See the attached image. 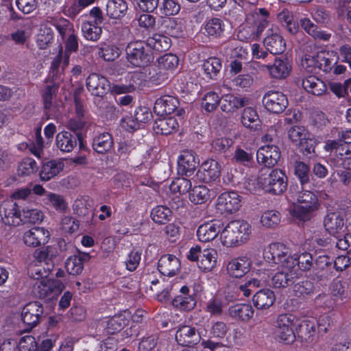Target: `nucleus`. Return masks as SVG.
Masks as SVG:
<instances>
[{
	"mask_svg": "<svg viewBox=\"0 0 351 351\" xmlns=\"http://www.w3.org/2000/svg\"><path fill=\"white\" fill-rule=\"evenodd\" d=\"M271 260L274 263L282 267L271 278V285L275 288H286L294 284L298 274L293 269V261L291 258L289 248L282 243H274L269 247Z\"/></svg>",
	"mask_w": 351,
	"mask_h": 351,
	"instance_id": "obj_1",
	"label": "nucleus"
},
{
	"mask_svg": "<svg viewBox=\"0 0 351 351\" xmlns=\"http://www.w3.org/2000/svg\"><path fill=\"white\" fill-rule=\"evenodd\" d=\"M251 234V226L245 221L234 220L222 230L221 239L226 247H236L245 243Z\"/></svg>",
	"mask_w": 351,
	"mask_h": 351,
	"instance_id": "obj_2",
	"label": "nucleus"
},
{
	"mask_svg": "<svg viewBox=\"0 0 351 351\" xmlns=\"http://www.w3.org/2000/svg\"><path fill=\"white\" fill-rule=\"evenodd\" d=\"M257 183L265 193L278 195L287 189V177L280 169H273L268 173L261 171L257 178Z\"/></svg>",
	"mask_w": 351,
	"mask_h": 351,
	"instance_id": "obj_3",
	"label": "nucleus"
},
{
	"mask_svg": "<svg viewBox=\"0 0 351 351\" xmlns=\"http://www.w3.org/2000/svg\"><path fill=\"white\" fill-rule=\"evenodd\" d=\"M125 53L128 61L137 67L146 66L154 60L147 43L142 41L130 43L125 48Z\"/></svg>",
	"mask_w": 351,
	"mask_h": 351,
	"instance_id": "obj_4",
	"label": "nucleus"
},
{
	"mask_svg": "<svg viewBox=\"0 0 351 351\" xmlns=\"http://www.w3.org/2000/svg\"><path fill=\"white\" fill-rule=\"evenodd\" d=\"M298 206L294 208L295 217L300 221H306L311 219L313 213L319 206L317 197L310 191H302L298 193Z\"/></svg>",
	"mask_w": 351,
	"mask_h": 351,
	"instance_id": "obj_5",
	"label": "nucleus"
},
{
	"mask_svg": "<svg viewBox=\"0 0 351 351\" xmlns=\"http://www.w3.org/2000/svg\"><path fill=\"white\" fill-rule=\"evenodd\" d=\"M21 318L25 326V330H31L45 318L43 304L37 301L26 304L22 308Z\"/></svg>",
	"mask_w": 351,
	"mask_h": 351,
	"instance_id": "obj_6",
	"label": "nucleus"
},
{
	"mask_svg": "<svg viewBox=\"0 0 351 351\" xmlns=\"http://www.w3.org/2000/svg\"><path fill=\"white\" fill-rule=\"evenodd\" d=\"M295 317L292 314H281L278 315L276 325V337L279 341L285 344H291L296 338L292 328Z\"/></svg>",
	"mask_w": 351,
	"mask_h": 351,
	"instance_id": "obj_7",
	"label": "nucleus"
},
{
	"mask_svg": "<svg viewBox=\"0 0 351 351\" xmlns=\"http://www.w3.org/2000/svg\"><path fill=\"white\" fill-rule=\"evenodd\" d=\"M241 196L234 191L221 193L217 199L216 208L221 214H232L241 206Z\"/></svg>",
	"mask_w": 351,
	"mask_h": 351,
	"instance_id": "obj_8",
	"label": "nucleus"
},
{
	"mask_svg": "<svg viewBox=\"0 0 351 351\" xmlns=\"http://www.w3.org/2000/svg\"><path fill=\"white\" fill-rule=\"evenodd\" d=\"M332 259L327 256H319L314 263L313 269L310 274L312 280L322 282L328 280L332 275Z\"/></svg>",
	"mask_w": 351,
	"mask_h": 351,
	"instance_id": "obj_9",
	"label": "nucleus"
},
{
	"mask_svg": "<svg viewBox=\"0 0 351 351\" xmlns=\"http://www.w3.org/2000/svg\"><path fill=\"white\" fill-rule=\"evenodd\" d=\"M263 104L268 111L280 114L287 108L288 99L282 92L268 91L263 96Z\"/></svg>",
	"mask_w": 351,
	"mask_h": 351,
	"instance_id": "obj_10",
	"label": "nucleus"
},
{
	"mask_svg": "<svg viewBox=\"0 0 351 351\" xmlns=\"http://www.w3.org/2000/svg\"><path fill=\"white\" fill-rule=\"evenodd\" d=\"M221 166L219 162L214 159L204 161L196 173L197 179L205 183L216 180L221 174Z\"/></svg>",
	"mask_w": 351,
	"mask_h": 351,
	"instance_id": "obj_11",
	"label": "nucleus"
},
{
	"mask_svg": "<svg viewBox=\"0 0 351 351\" xmlns=\"http://www.w3.org/2000/svg\"><path fill=\"white\" fill-rule=\"evenodd\" d=\"M280 157V149L274 145L262 146L256 152L257 162L268 168H272L276 165Z\"/></svg>",
	"mask_w": 351,
	"mask_h": 351,
	"instance_id": "obj_12",
	"label": "nucleus"
},
{
	"mask_svg": "<svg viewBox=\"0 0 351 351\" xmlns=\"http://www.w3.org/2000/svg\"><path fill=\"white\" fill-rule=\"evenodd\" d=\"M86 87L93 95L103 98L110 88L106 77L97 73H91L86 78Z\"/></svg>",
	"mask_w": 351,
	"mask_h": 351,
	"instance_id": "obj_13",
	"label": "nucleus"
},
{
	"mask_svg": "<svg viewBox=\"0 0 351 351\" xmlns=\"http://www.w3.org/2000/svg\"><path fill=\"white\" fill-rule=\"evenodd\" d=\"M0 215L5 225L17 226L21 223L19 206L13 201H7L3 203L0 208Z\"/></svg>",
	"mask_w": 351,
	"mask_h": 351,
	"instance_id": "obj_14",
	"label": "nucleus"
},
{
	"mask_svg": "<svg viewBox=\"0 0 351 351\" xmlns=\"http://www.w3.org/2000/svg\"><path fill=\"white\" fill-rule=\"evenodd\" d=\"M64 289V285L61 280L46 278L39 282L38 296L42 299H51L60 294Z\"/></svg>",
	"mask_w": 351,
	"mask_h": 351,
	"instance_id": "obj_15",
	"label": "nucleus"
},
{
	"mask_svg": "<svg viewBox=\"0 0 351 351\" xmlns=\"http://www.w3.org/2000/svg\"><path fill=\"white\" fill-rule=\"evenodd\" d=\"M324 225L326 231L336 237L345 234L346 230L344 219L340 212L328 213L324 218Z\"/></svg>",
	"mask_w": 351,
	"mask_h": 351,
	"instance_id": "obj_16",
	"label": "nucleus"
},
{
	"mask_svg": "<svg viewBox=\"0 0 351 351\" xmlns=\"http://www.w3.org/2000/svg\"><path fill=\"white\" fill-rule=\"evenodd\" d=\"M176 339L178 344L182 346L191 347L199 342L201 336L195 328L185 325L178 329Z\"/></svg>",
	"mask_w": 351,
	"mask_h": 351,
	"instance_id": "obj_17",
	"label": "nucleus"
},
{
	"mask_svg": "<svg viewBox=\"0 0 351 351\" xmlns=\"http://www.w3.org/2000/svg\"><path fill=\"white\" fill-rule=\"evenodd\" d=\"M198 163L193 151H183L178 158V172L180 175L190 177L194 173Z\"/></svg>",
	"mask_w": 351,
	"mask_h": 351,
	"instance_id": "obj_18",
	"label": "nucleus"
},
{
	"mask_svg": "<svg viewBox=\"0 0 351 351\" xmlns=\"http://www.w3.org/2000/svg\"><path fill=\"white\" fill-rule=\"evenodd\" d=\"M49 232L41 227H34L27 231L23 236L24 243L30 247H38L48 242Z\"/></svg>",
	"mask_w": 351,
	"mask_h": 351,
	"instance_id": "obj_19",
	"label": "nucleus"
},
{
	"mask_svg": "<svg viewBox=\"0 0 351 351\" xmlns=\"http://www.w3.org/2000/svg\"><path fill=\"white\" fill-rule=\"evenodd\" d=\"M179 104L178 98L170 95H164L155 101L154 112L160 117L170 114L177 110Z\"/></svg>",
	"mask_w": 351,
	"mask_h": 351,
	"instance_id": "obj_20",
	"label": "nucleus"
},
{
	"mask_svg": "<svg viewBox=\"0 0 351 351\" xmlns=\"http://www.w3.org/2000/svg\"><path fill=\"white\" fill-rule=\"evenodd\" d=\"M221 223L217 220L210 221L200 225L197 231L199 241L208 242L213 240L221 230Z\"/></svg>",
	"mask_w": 351,
	"mask_h": 351,
	"instance_id": "obj_21",
	"label": "nucleus"
},
{
	"mask_svg": "<svg viewBox=\"0 0 351 351\" xmlns=\"http://www.w3.org/2000/svg\"><path fill=\"white\" fill-rule=\"evenodd\" d=\"M158 268L164 276H173L180 270V262L173 254H164L158 261Z\"/></svg>",
	"mask_w": 351,
	"mask_h": 351,
	"instance_id": "obj_22",
	"label": "nucleus"
},
{
	"mask_svg": "<svg viewBox=\"0 0 351 351\" xmlns=\"http://www.w3.org/2000/svg\"><path fill=\"white\" fill-rule=\"evenodd\" d=\"M58 254L56 247L48 245L45 247L37 249L33 254V257L38 262L44 263L47 270H53L54 267L53 259Z\"/></svg>",
	"mask_w": 351,
	"mask_h": 351,
	"instance_id": "obj_23",
	"label": "nucleus"
},
{
	"mask_svg": "<svg viewBox=\"0 0 351 351\" xmlns=\"http://www.w3.org/2000/svg\"><path fill=\"white\" fill-rule=\"evenodd\" d=\"M275 79H285L290 73L291 65L287 58H276L272 64L264 66Z\"/></svg>",
	"mask_w": 351,
	"mask_h": 351,
	"instance_id": "obj_24",
	"label": "nucleus"
},
{
	"mask_svg": "<svg viewBox=\"0 0 351 351\" xmlns=\"http://www.w3.org/2000/svg\"><path fill=\"white\" fill-rule=\"evenodd\" d=\"M276 300L274 292L270 289H262L254 294L252 302L258 310H265L271 306Z\"/></svg>",
	"mask_w": 351,
	"mask_h": 351,
	"instance_id": "obj_25",
	"label": "nucleus"
},
{
	"mask_svg": "<svg viewBox=\"0 0 351 351\" xmlns=\"http://www.w3.org/2000/svg\"><path fill=\"white\" fill-rule=\"evenodd\" d=\"M181 295L176 296L172 300V305L181 311H191L196 305V300L193 295L189 294V289L187 286H183L180 289Z\"/></svg>",
	"mask_w": 351,
	"mask_h": 351,
	"instance_id": "obj_26",
	"label": "nucleus"
},
{
	"mask_svg": "<svg viewBox=\"0 0 351 351\" xmlns=\"http://www.w3.org/2000/svg\"><path fill=\"white\" fill-rule=\"evenodd\" d=\"M160 27L165 34L173 38H181L184 35V25L182 20L165 18L162 20Z\"/></svg>",
	"mask_w": 351,
	"mask_h": 351,
	"instance_id": "obj_27",
	"label": "nucleus"
},
{
	"mask_svg": "<svg viewBox=\"0 0 351 351\" xmlns=\"http://www.w3.org/2000/svg\"><path fill=\"white\" fill-rule=\"evenodd\" d=\"M250 265L247 257L234 258L228 264L227 271L232 277L241 278L249 271Z\"/></svg>",
	"mask_w": 351,
	"mask_h": 351,
	"instance_id": "obj_28",
	"label": "nucleus"
},
{
	"mask_svg": "<svg viewBox=\"0 0 351 351\" xmlns=\"http://www.w3.org/2000/svg\"><path fill=\"white\" fill-rule=\"evenodd\" d=\"M296 335L302 342L313 343L315 337V324L310 320L302 321L296 328Z\"/></svg>",
	"mask_w": 351,
	"mask_h": 351,
	"instance_id": "obj_29",
	"label": "nucleus"
},
{
	"mask_svg": "<svg viewBox=\"0 0 351 351\" xmlns=\"http://www.w3.org/2000/svg\"><path fill=\"white\" fill-rule=\"evenodd\" d=\"M57 147L62 152H70L77 146V135L68 131L59 132L56 137Z\"/></svg>",
	"mask_w": 351,
	"mask_h": 351,
	"instance_id": "obj_30",
	"label": "nucleus"
},
{
	"mask_svg": "<svg viewBox=\"0 0 351 351\" xmlns=\"http://www.w3.org/2000/svg\"><path fill=\"white\" fill-rule=\"evenodd\" d=\"M229 315L238 321H248L254 315V309L249 304H237L228 308Z\"/></svg>",
	"mask_w": 351,
	"mask_h": 351,
	"instance_id": "obj_31",
	"label": "nucleus"
},
{
	"mask_svg": "<svg viewBox=\"0 0 351 351\" xmlns=\"http://www.w3.org/2000/svg\"><path fill=\"white\" fill-rule=\"evenodd\" d=\"M264 45L271 54H281L286 49V43L278 34H272L264 39Z\"/></svg>",
	"mask_w": 351,
	"mask_h": 351,
	"instance_id": "obj_32",
	"label": "nucleus"
},
{
	"mask_svg": "<svg viewBox=\"0 0 351 351\" xmlns=\"http://www.w3.org/2000/svg\"><path fill=\"white\" fill-rule=\"evenodd\" d=\"M178 126L177 120L173 117H169L156 121L154 129L158 134L169 135L177 131Z\"/></svg>",
	"mask_w": 351,
	"mask_h": 351,
	"instance_id": "obj_33",
	"label": "nucleus"
},
{
	"mask_svg": "<svg viewBox=\"0 0 351 351\" xmlns=\"http://www.w3.org/2000/svg\"><path fill=\"white\" fill-rule=\"evenodd\" d=\"M302 84L308 93L317 96L323 95L327 90L325 83L315 75L304 78Z\"/></svg>",
	"mask_w": 351,
	"mask_h": 351,
	"instance_id": "obj_34",
	"label": "nucleus"
},
{
	"mask_svg": "<svg viewBox=\"0 0 351 351\" xmlns=\"http://www.w3.org/2000/svg\"><path fill=\"white\" fill-rule=\"evenodd\" d=\"M249 99L246 97H238L232 95H226L222 97L221 109L225 112H231L236 109L247 105Z\"/></svg>",
	"mask_w": 351,
	"mask_h": 351,
	"instance_id": "obj_35",
	"label": "nucleus"
},
{
	"mask_svg": "<svg viewBox=\"0 0 351 351\" xmlns=\"http://www.w3.org/2000/svg\"><path fill=\"white\" fill-rule=\"evenodd\" d=\"M217 255L213 248L204 249L197 263L199 268L205 272L211 271L216 265Z\"/></svg>",
	"mask_w": 351,
	"mask_h": 351,
	"instance_id": "obj_36",
	"label": "nucleus"
},
{
	"mask_svg": "<svg viewBox=\"0 0 351 351\" xmlns=\"http://www.w3.org/2000/svg\"><path fill=\"white\" fill-rule=\"evenodd\" d=\"M241 123L245 128H247L252 130H261V120L256 112V111L251 108H245L241 115Z\"/></svg>",
	"mask_w": 351,
	"mask_h": 351,
	"instance_id": "obj_37",
	"label": "nucleus"
},
{
	"mask_svg": "<svg viewBox=\"0 0 351 351\" xmlns=\"http://www.w3.org/2000/svg\"><path fill=\"white\" fill-rule=\"evenodd\" d=\"M128 10V3L124 0H109L106 4V15L111 19L123 17Z\"/></svg>",
	"mask_w": 351,
	"mask_h": 351,
	"instance_id": "obj_38",
	"label": "nucleus"
},
{
	"mask_svg": "<svg viewBox=\"0 0 351 351\" xmlns=\"http://www.w3.org/2000/svg\"><path fill=\"white\" fill-rule=\"evenodd\" d=\"M113 146L112 135L108 132H104L96 136L93 141V148L99 154H105L109 152Z\"/></svg>",
	"mask_w": 351,
	"mask_h": 351,
	"instance_id": "obj_39",
	"label": "nucleus"
},
{
	"mask_svg": "<svg viewBox=\"0 0 351 351\" xmlns=\"http://www.w3.org/2000/svg\"><path fill=\"white\" fill-rule=\"evenodd\" d=\"M291 258L293 261V269H295V272L298 273V269L301 271L310 274L312 272L313 269L315 260L311 254L308 252H304L293 257L291 255Z\"/></svg>",
	"mask_w": 351,
	"mask_h": 351,
	"instance_id": "obj_40",
	"label": "nucleus"
},
{
	"mask_svg": "<svg viewBox=\"0 0 351 351\" xmlns=\"http://www.w3.org/2000/svg\"><path fill=\"white\" fill-rule=\"evenodd\" d=\"M63 162L55 160L44 163L40 172V179L44 181L49 180L57 176L63 169Z\"/></svg>",
	"mask_w": 351,
	"mask_h": 351,
	"instance_id": "obj_41",
	"label": "nucleus"
},
{
	"mask_svg": "<svg viewBox=\"0 0 351 351\" xmlns=\"http://www.w3.org/2000/svg\"><path fill=\"white\" fill-rule=\"evenodd\" d=\"M147 43L150 49L152 48L156 51L162 52L167 51L170 48L171 40L167 36L155 34L152 37L147 39Z\"/></svg>",
	"mask_w": 351,
	"mask_h": 351,
	"instance_id": "obj_42",
	"label": "nucleus"
},
{
	"mask_svg": "<svg viewBox=\"0 0 351 351\" xmlns=\"http://www.w3.org/2000/svg\"><path fill=\"white\" fill-rule=\"evenodd\" d=\"M332 57H335V56L332 53H329L328 51H320L317 52V73L320 71L328 73L332 70L336 64Z\"/></svg>",
	"mask_w": 351,
	"mask_h": 351,
	"instance_id": "obj_43",
	"label": "nucleus"
},
{
	"mask_svg": "<svg viewBox=\"0 0 351 351\" xmlns=\"http://www.w3.org/2000/svg\"><path fill=\"white\" fill-rule=\"evenodd\" d=\"M210 197V190L204 185L194 186L189 193V199L195 204L206 203Z\"/></svg>",
	"mask_w": 351,
	"mask_h": 351,
	"instance_id": "obj_44",
	"label": "nucleus"
},
{
	"mask_svg": "<svg viewBox=\"0 0 351 351\" xmlns=\"http://www.w3.org/2000/svg\"><path fill=\"white\" fill-rule=\"evenodd\" d=\"M293 291L295 296L305 299L312 297L316 293L314 284L309 280H304L295 284Z\"/></svg>",
	"mask_w": 351,
	"mask_h": 351,
	"instance_id": "obj_45",
	"label": "nucleus"
},
{
	"mask_svg": "<svg viewBox=\"0 0 351 351\" xmlns=\"http://www.w3.org/2000/svg\"><path fill=\"white\" fill-rule=\"evenodd\" d=\"M206 75L210 79H214L221 69V61L216 57H211L204 61L202 65Z\"/></svg>",
	"mask_w": 351,
	"mask_h": 351,
	"instance_id": "obj_46",
	"label": "nucleus"
},
{
	"mask_svg": "<svg viewBox=\"0 0 351 351\" xmlns=\"http://www.w3.org/2000/svg\"><path fill=\"white\" fill-rule=\"evenodd\" d=\"M232 160L247 167H252L255 164L252 152L239 147L235 150Z\"/></svg>",
	"mask_w": 351,
	"mask_h": 351,
	"instance_id": "obj_47",
	"label": "nucleus"
},
{
	"mask_svg": "<svg viewBox=\"0 0 351 351\" xmlns=\"http://www.w3.org/2000/svg\"><path fill=\"white\" fill-rule=\"evenodd\" d=\"M128 324V320L122 315H115L109 319L106 330L108 334L113 335L120 332Z\"/></svg>",
	"mask_w": 351,
	"mask_h": 351,
	"instance_id": "obj_48",
	"label": "nucleus"
},
{
	"mask_svg": "<svg viewBox=\"0 0 351 351\" xmlns=\"http://www.w3.org/2000/svg\"><path fill=\"white\" fill-rule=\"evenodd\" d=\"M224 24L223 21L218 18L208 20L204 26V29L208 36L219 37L223 32Z\"/></svg>",
	"mask_w": 351,
	"mask_h": 351,
	"instance_id": "obj_49",
	"label": "nucleus"
},
{
	"mask_svg": "<svg viewBox=\"0 0 351 351\" xmlns=\"http://www.w3.org/2000/svg\"><path fill=\"white\" fill-rule=\"evenodd\" d=\"M294 174L298 178L302 185L309 182L310 169L302 161H295L293 164Z\"/></svg>",
	"mask_w": 351,
	"mask_h": 351,
	"instance_id": "obj_50",
	"label": "nucleus"
},
{
	"mask_svg": "<svg viewBox=\"0 0 351 351\" xmlns=\"http://www.w3.org/2000/svg\"><path fill=\"white\" fill-rule=\"evenodd\" d=\"M53 25L62 40H64L67 36L75 32L73 24L64 18L56 21Z\"/></svg>",
	"mask_w": 351,
	"mask_h": 351,
	"instance_id": "obj_51",
	"label": "nucleus"
},
{
	"mask_svg": "<svg viewBox=\"0 0 351 351\" xmlns=\"http://www.w3.org/2000/svg\"><path fill=\"white\" fill-rule=\"evenodd\" d=\"M171 210L164 206H157L151 212V217L157 223H165L169 221Z\"/></svg>",
	"mask_w": 351,
	"mask_h": 351,
	"instance_id": "obj_52",
	"label": "nucleus"
},
{
	"mask_svg": "<svg viewBox=\"0 0 351 351\" xmlns=\"http://www.w3.org/2000/svg\"><path fill=\"white\" fill-rule=\"evenodd\" d=\"M280 213L276 210H267L263 213L261 221L263 226L272 228L280 222Z\"/></svg>",
	"mask_w": 351,
	"mask_h": 351,
	"instance_id": "obj_53",
	"label": "nucleus"
},
{
	"mask_svg": "<svg viewBox=\"0 0 351 351\" xmlns=\"http://www.w3.org/2000/svg\"><path fill=\"white\" fill-rule=\"evenodd\" d=\"M58 88L59 84L56 82L45 86L42 95L45 109H49L51 107L52 101L56 97Z\"/></svg>",
	"mask_w": 351,
	"mask_h": 351,
	"instance_id": "obj_54",
	"label": "nucleus"
},
{
	"mask_svg": "<svg viewBox=\"0 0 351 351\" xmlns=\"http://www.w3.org/2000/svg\"><path fill=\"white\" fill-rule=\"evenodd\" d=\"M191 182L189 179L178 178L172 182L170 189L173 193H179L181 195L186 194L191 191Z\"/></svg>",
	"mask_w": 351,
	"mask_h": 351,
	"instance_id": "obj_55",
	"label": "nucleus"
},
{
	"mask_svg": "<svg viewBox=\"0 0 351 351\" xmlns=\"http://www.w3.org/2000/svg\"><path fill=\"white\" fill-rule=\"evenodd\" d=\"M220 101L221 99L217 93L215 92H209L204 96L202 102V107L206 111L210 112L217 108Z\"/></svg>",
	"mask_w": 351,
	"mask_h": 351,
	"instance_id": "obj_56",
	"label": "nucleus"
},
{
	"mask_svg": "<svg viewBox=\"0 0 351 351\" xmlns=\"http://www.w3.org/2000/svg\"><path fill=\"white\" fill-rule=\"evenodd\" d=\"M43 213L38 209H24L21 214V222L23 223H36L43 219Z\"/></svg>",
	"mask_w": 351,
	"mask_h": 351,
	"instance_id": "obj_57",
	"label": "nucleus"
},
{
	"mask_svg": "<svg viewBox=\"0 0 351 351\" xmlns=\"http://www.w3.org/2000/svg\"><path fill=\"white\" fill-rule=\"evenodd\" d=\"M178 58L172 53H166L158 58V66L162 69H173L178 65Z\"/></svg>",
	"mask_w": 351,
	"mask_h": 351,
	"instance_id": "obj_58",
	"label": "nucleus"
},
{
	"mask_svg": "<svg viewBox=\"0 0 351 351\" xmlns=\"http://www.w3.org/2000/svg\"><path fill=\"white\" fill-rule=\"evenodd\" d=\"M38 343L32 336L23 337L14 351H38Z\"/></svg>",
	"mask_w": 351,
	"mask_h": 351,
	"instance_id": "obj_59",
	"label": "nucleus"
},
{
	"mask_svg": "<svg viewBox=\"0 0 351 351\" xmlns=\"http://www.w3.org/2000/svg\"><path fill=\"white\" fill-rule=\"evenodd\" d=\"M65 267L67 272L71 275H78L83 271L84 266L80 259L76 256H70L65 263Z\"/></svg>",
	"mask_w": 351,
	"mask_h": 351,
	"instance_id": "obj_60",
	"label": "nucleus"
},
{
	"mask_svg": "<svg viewBox=\"0 0 351 351\" xmlns=\"http://www.w3.org/2000/svg\"><path fill=\"white\" fill-rule=\"evenodd\" d=\"M289 138L295 144L296 146L300 143L301 141L305 140V138L308 135L306 130L301 126H293L289 130Z\"/></svg>",
	"mask_w": 351,
	"mask_h": 351,
	"instance_id": "obj_61",
	"label": "nucleus"
},
{
	"mask_svg": "<svg viewBox=\"0 0 351 351\" xmlns=\"http://www.w3.org/2000/svg\"><path fill=\"white\" fill-rule=\"evenodd\" d=\"M261 281L258 279L252 278L246 281L244 284L240 285L238 289L245 297H249L252 293H254L260 287Z\"/></svg>",
	"mask_w": 351,
	"mask_h": 351,
	"instance_id": "obj_62",
	"label": "nucleus"
},
{
	"mask_svg": "<svg viewBox=\"0 0 351 351\" xmlns=\"http://www.w3.org/2000/svg\"><path fill=\"white\" fill-rule=\"evenodd\" d=\"M316 144V140L312 137L310 134H308V135L305 138V140L301 141L297 147L303 155L307 156L311 153L315 152Z\"/></svg>",
	"mask_w": 351,
	"mask_h": 351,
	"instance_id": "obj_63",
	"label": "nucleus"
},
{
	"mask_svg": "<svg viewBox=\"0 0 351 351\" xmlns=\"http://www.w3.org/2000/svg\"><path fill=\"white\" fill-rule=\"evenodd\" d=\"M82 31L84 37L89 40L96 41L100 38L101 34V28L91 24H84L82 26Z\"/></svg>",
	"mask_w": 351,
	"mask_h": 351,
	"instance_id": "obj_64",
	"label": "nucleus"
}]
</instances>
